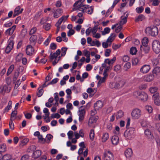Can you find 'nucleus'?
I'll return each mask as SVG.
<instances>
[{"instance_id": "9", "label": "nucleus", "mask_w": 160, "mask_h": 160, "mask_svg": "<svg viewBox=\"0 0 160 160\" xmlns=\"http://www.w3.org/2000/svg\"><path fill=\"white\" fill-rule=\"evenodd\" d=\"M8 45L6 48L5 52L6 53H9L13 48L14 42L9 39L8 42Z\"/></svg>"}, {"instance_id": "13", "label": "nucleus", "mask_w": 160, "mask_h": 160, "mask_svg": "<svg viewBox=\"0 0 160 160\" xmlns=\"http://www.w3.org/2000/svg\"><path fill=\"white\" fill-rule=\"evenodd\" d=\"M11 90L10 87L8 88L7 85H4L0 87V94L5 92H8Z\"/></svg>"}, {"instance_id": "52", "label": "nucleus", "mask_w": 160, "mask_h": 160, "mask_svg": "<svg viewBox=\"0 0 160 160\" xmlns=\"http://www.w3.org/2000/svg\"><path fill=\"white\" fill-rule=\"evenodd\" d=\"M106 79L104 78H101L99 80L98 83V86H100L102 83L105 82L106 81Z\"/></svg>"}, {"instance_id": "29", "label": "nucleus", "mask_w": 160, "mask_h": 160, "mask_svg": "<svg viewBox=\"0 0 160 160\" xmlns=\"http://www.w3.org/2000/svg\"><path fill=\"white\" fill-rule=\"evenodd\" d=\"M109 138V135L108 133L107 132L103 133L102 138V141L103 142H105Z\"/></svg>"}, {"instance_id": "4", "label": "nucleus", "mask_w": 160, "mask_h": 160, "mask_svg": "<svg viewBox=\"0 0 160 160\" xmlns=\"http://www.w3.org/2000/svg\"><path fill=\"white\" fill-rule=\"evenodd\" d=\"M142 112L141 110L138 108H135L133 110L131 113V115L133 119H137L141 116Z\"/></svg>"}, {"instance_id": "34", "label": "nucleus", "mask_w": 160, "mask_h": 160, "mask_svg": "<svg viewBox=\"0 0 160 160\" xmlns=\"http://www.w3.org/2000/svg\"><path fill=\"white\" fill-rule=\"evenodd\" d=\"M12 102L11 100L9 102L7 106L4 109L5 112H8L12 107Z\"/></svg>"}, {"instance_id": "2", "label": "nucleus", "mask_w": 160, "mask_h": 160, "mask_svg": "<svg viewBox=\"0 0 160 160\" xmlns=\"http://www.w3.org/2000/svg\"><path fill=\"white\" fill-rule=\"evenodd\" d=\"M146 33L150 34L152 36H156L158 35V29L156 27L147 28L145 30Z\"/></svg>"}, {"instance_id": "49", "label": "nucleus", "mask_w": 160, "mask_h": 160, "mask_svg": "<svg viewBox=\"0 0 160 160\" xmlns=\"http://www.w3.org/2000/svg\"><path fill=\"white\" fill-rule=\"evenodd\" d=\"M98 29V26L97 25H94V27L92 28H91V33L92 34H93L95 33H96Z\"/></svg>"}, {"instance_id": "25", "label": "nucleus", "mask_w": 160, "mask_h": 160, "mask_svg": "<svg viewBox=\"0 0 160 160\" xmlns=\"http://www.w3.org/2000/svg\"><path fill=\"white\" fill-rule=\"evenodd\" d=\"M126 16H122L120 18V20L119 22V24L122 26L125 24L127 22V18L128 16L126 15Z\"/></svg>"}, {"instance_id": "36", "label": "nucleus", "mask_w": 160, "mask_h": 160, "mask_svg": "<svg viewBox=\"0 0 160 160\" xmlns=\"http://www.w3.org/2000/svg\"><path fill=\"white\" fill-rule=\"evenodd\" d=\"M145 19V17L142 14L139 15L138 16L135 18L136 22L142 21Z\"/></svg>"}, {"instance_id": "41", "label": "nucleus", "mask_w": 160, "mask_h": 160, "mask_svg": "<svg viewBox=\"0 0 160 160\" xmlns=\"http://www.w3.org/2000/svg\"><path fill=\"white\" fill-rule=\"evenodd\" d=\"M14 68V65L13 64L11 65L8 68V71L7 73V76L9 75L12 71Z\"/></svg>"}, {"instance_id": "50", "label": "nucleus", "mask_w": 160, "mask_h": 160, "mask_svg": "<svg viewBox=\"0 0 160 160\" xmlns=\"http://www.w3.org/2000/svg\"><path fill=\"white\" fill-rule=\"evenodd\" d=\"M68 48L66 47H63L61 48V56L64 57L65 56Z\"/></svg>"}, {"instance_id": "48", "label": "nucleus", "mask_w": 160, "mask_h": 160, "mask_svg": "<svg viewBox=\"0 0 160 160\" xmlns=\"http://www.w3.org/2000/svg\"><path fill=\"white\" fill-rule=\"evenodd\" d=\"M144 10V8L142 6L138 7L136 9V12L138 13H142Z\"/></svg>"}, {"instance_id": "24", "label": "nucleus", "mask_w": 160, "mask_h": 160, "mask_svg": "<svg viewBox=\"0 0 160 160\" xmlns=\"http://www.w3.org/2000/svg\"><path fill=\"white\" fill-rule=\"evenodd\" d=\"M62 12V11L61 9H57L54 13L53 17L55 18H57L61 15Z\"/></svg>"}, {"instance_id": "15", "label": "nucleus", "mask_w": 160, "mask_h": 160, "mask_svg": "<svg viewBox=\"0 0 160 160\" xmlns=\"http://www.w3.org/2000/svg\"><path fill=\"white\" fill-rule=\"evenodd\" d=\"M153 98L155 104L157 105H160V97L158 93H157L153 95Z\"/></svg>"}, {"instance_id": "47", "label": "nucleus", "mask_w": 160, "mask_h": 160, "mask_svg": "<svg viewBox=\"0 0 160 160\" xmlns=\"http://www.w3.org/2000/svg\"><path fill=\"white\" fill-rule=\"evenodd\" d=\"M137 52V50L136 47H132L130 48V52L131 54L134 55L136 54Z\"/></svg>"}, {"instance_id": "31", "label": "nucleus", "mask_w": 160, "mask_h": 160, "mask_svg": "<svg viewBox=\"0 0 160 160\" xmlns=\"http://www.w3.org/2000/svg\"><path fill=\"white\" fill-rule=\"evenodd\" d=\"M20 7L18 6L15 8L13 15L14 17H15L21 13L20 12Z\"/></svg>"}, {"instance_id": "16", "label": "nucleus", "mask_w": 160, "mask_h": 160, "mask_svg": "<svg viewBox=\"0 0 160 160\" xmlns=\"http://www.w3.org/2000/svg\"><path fill=\"white\" fill-rule=\"evenodd\" d=\"M61 50L60 49L57 50L55 52L52 53L51 51V53L49 55V58L51 60H52L55 58H57L61 53Z\"/></svg>"}, {"instance_id": "57", "label": "nucleus", "mask_w": 160, "mask_h": 160, "mask_svg": "<svg viewBox=\"0 0 160 160\" xmlns=\"http://www.w3.org/2000/svg\"><path fill=\"white\" fill-rule=\"evenodd\" d=\"M22 54L19 53L16 57V61L17 62H20L22 58Z\"/></svg>"}, {"instance_id": "26", "label": "nucleus", "mask_w": 160, "mask_h": 160, "mask_svg": "<svg viewBox=\"0 0 160 160\" xmlns=\"http://www.w3.org/2000/svg\"><path fill=\"white\" fill-rule=\"evenodd\" d=\"M2 160H15L10 154H7L2 156Z\"/></svg>"}, {"instance_id": "44", "label": "nucleus", "mask_w": 160, "mask_h": 160, "mask_svg": "<svg viewBox=\"0 0 160 160\" xmlns=\"http://www.w3.org/2000/svg\"><path fill=\"white\" fill-rule=\"evenodd\" d=\"M160 72V67H157L154 68L153 71L152 73L155 74H158Z\"/></svg>"}, {"instance_id": "19", "label": "nucleus", "mask_w": 160, "mask_h": 160, "mask_svg": "<svg viewBox=\"0 0 160 160\" xmlns=\"http://www.w3.org/2000/svg\"><path fill=\"white\" fill-rule=\"evenodd\" d=\"M112 143L113 145L118 144L119 141V138L118 136L114 135L112 137L111 139Z\"/></svg>"}, {"instance_id": "51", "label": "nucleus", "mask_w": 160, "mask_h": 160, "mask_svg": "<svg viewBox=\"0 0 160 160\" xmlns=\"http://www.w3.org/2000/svg\"><path fill=\"white\" fill-rule=\"evenodd\" d=\"M152 64L153 66H156L158 65L159 63V60L157 58L152 59Z\"/></svg>"}, {"instance_id": "39", "label": "nucleus", "mask_w": 160, "mask_h": 160, "mask_svg": "<svg viewBox=\"0 0 160 160\" xmlns=\"http://www.w3.org/2000/svg\"><path fill=\"white\" fill-rule=\"evenodd\" d=\"M148 39L147 37L143 38L142 40V43L143 46H148Z\"/></svg>"}, {"instance_id": "3", "label": "nucleus", "mask_w": 160, "mask_h": 160, "mask_svg": "<svg viewBox=\"0 0 160 160\" xmlns=\"http://www.w3.org/2000/svg\"><path fill=\"white\" fill-rule=\"evenodd\" d=\"M134 128H130L127 129L124 133L125 138L128 139H131L134 137Z\"/></svg>"}, {"instance_id": "62", "label": "nucleus", "mask_w": 160, "mask_h": 160, "mask_svg": "<svg viewBox=\"0 0 160 160\" xmlns=\"http://www.w3.org/2000/svg\"><path fill=\"white\" fill-rule=\"evenodd\" d=\"M63 21L64 20H63L62 18V17H61L56 23L55 24L56 26H59Z\"/></svg>"}, {"instance_id": "61", "label": "nucleus", "mask_w": 160, "mask_h": 160, "mask_svg": "<svg viewBox=\"0 0 160 160\" xmlns=\"http://www.w3.org/2000/svg\"><path fill=\"white\" fill-rule=\"evenodd\" d=\"M50 41L51 37L50 36H49L48 37V38L46 39V40L45 41V42H44V44L46 46H47L48 45Z\"/></svg>"}, {"instance_id": "21", "label": "nucleus", "mask_w": 160, "mask_h": 160, "mask_svg": "<svg viewBox=\"0 0 160 160\" xmlns=\"http://www.w3.org/2000/svg\"><path fill=\"white\" fill-rule=\"evenodd\" d=\"M37 36L36 35H33L30 38V41L31 45L34 46L37 42Z\"/></svg>"}, {"instance_id": "6", "label": "nucleus", "mask_w": 160, "mask_h": 160, "mask_svg": "<svg viewBox=\"0 0 160 160\" xmlns=\"http://www.w3.org/2000/svg\"><path fill=\"white\" fill-rule=\"evenodd\" d=\"M85 106H82L80 108L78 112L79 116V121L82 122L84 119L85 114V111L84 108H82Z\"/></svg>"}, {"instance_id": "45", "label": "nucleus", "mask_w": 160, "mask_h": 160, "mask_svg": "<svg viewBox=\"0 0 160 160\" xmlns=\"http://www.w3.org/2000/svg\"><path fill=\"white\" fill-rule=\"evenodd\" d=\"M6 146L4 144H2L0 145V152H3L6 151Z\"/></svg>"}, {"instance_id": "55", "label": "nucleus", "mask_w": 160, "mask_h": 160, "mask_svg": "<svg viewBox=\"0 0 160 160\" xmlns=\"http://www.w3.org/2000/svg\"><path fill=\"white\" fill-rule=\"evenodd\" d=\"M61 57L62 56H59L58 57V56L57 58H54L55 60L52 62V64L53 65H55L61 59Z\"/></svg>"}, {"instance_id": "8", "label": "nucleus", "mask_w": 160, "mask_h": 160, "mask_svg": "<svg viewBox=\"0 0 160 160\" xmlns=\"http://www.w3.org/2000/svg\"><path fill=\"white\" fill-rule=\"evenodd\" d=\"M26 51L28 55L31 56L35 53L34 49L32 45H29L27 46Z\"/></svg>"}, {"instance_id": "38", "label": "nucleus", "mask_w": 160, "mask_h": 160, "mask_svg": "<svg viewBox=\"0 0 160 160\" xmlns=\"http://www.w3.org/2000/svg\"><path fill=\"white\" fill-rule=\"evenodd\" d=\"M123 116V112L121 110L118 112L116 115L117 119H118L122 117Z\"/></svg>"}, {"instance_id": "64", "label": "nucleus", "mask_w": 160, "mask_h": 160, "mask_svg": "<svg viewBox=\"0 0 160 160\" xmlns=\"http://www.w3.org/2000/svg\"><path fill=\"white\" fill-rule=\"evenodd\" d=\"M43 88H41L39 89L37 93V95L38 97H40L43 94Z\"/></svg>"}, {"instance_id": "30", "label": "nucleus", "mask_w": 160, "mask_h": 160, "mask_svg": "<svg viewBox=\"0 0 160 160\" xmlns=\"http://www.w3.org/2000/svg\"><path fill=\"white\" fill-rule=\"evenodd\" d=\"M96 92L95 89H93L91 88H88L87 90V92L90 94V96L91 97H92L95 93Z\"/></svg>"}, {"instance_id": "14", "label": "nucleus", "mask_w": 160, "mask_h": 160, "mask_svg": "<svg viewBox=\"0 0 160 160\" xmlns=\"http://www.w3.org/2000/svg\"><path fill=\"white\" fill-rule=\"evenodd\" d=\"M140 123L141 126L143 128H147L150 129H151L152 128L149 122L146 120H142L140 122Z\"/></svg>"}, {"instance_id": "54", "label": "nucleus", "mask_w": 160, "mask_h": 160, "mask_svg": "<svg viewBox=\"0 0 160 160\" xmlns=\"http://www.w3.org/2000/svg\"><path fill=\"white\" fill-rule=\"evenodd\" d=\"M17 114V111L15 110L12 111L11 114V119L12 120L15 119Z\"/></svg>"}, {"instance_id": "40", "label": "nucleus", "mask_w": 160, "mask_h": 160, "mask_svg": "<svg viewBox=\"0 0 160 160\" xmlns=\"http://www.w3.org/2000/svg\"><path fill=\"white\" fill-rule=\"evenodd\" d=\"M117 82H112L110 83L109 86L110 88H118V86Z\"/></svg>"}, {"instance_id": "17", "label": "nucleus", "mask_w": 160, "mask_h": 160, "mask_svg": "<svg viewBox=\"0 0 160 160\" xmlns=\"http://www.w3.org/2000/svg\"><path fill=\"white\" fill-rule=\"evenodd\" d=\"M94 108L98 110L103 106V102L101 101H98L94 104Z\"/></svg>"}, {"instance_id": "59", "label": "nucleus", "mask_w": 160, "mask_h": 160, "mask_svg": "<svg viewBox=\"0 0 160 160\" xmlns=\"http://www.w3.org/2000/svg\"><path fill=\"white\" fill-rule=\"evenodd\" d=\"M57 45L54 42L51 43L50 45V48L52 50H55L57 48Z\"/></svg>"}, {"instance_id": "32", "label": "nucleus", "mask_w": 160, "mask_h": 160, "mask_svg": "<svg viewBox=\"0 0 160 160\" xmlns=\"http://www.w3.org/2000/svg\"><path fill=\"white\" fill-rule=\"evenodd\" d=\"M115 37V35L113 34H112L108 38L107 40V42H108V43H109V45H111V42L114 39Z\"/></svg>"}, {"instance_id": "60", "label": "nucleus", "mask_w": 160, "mask_h": 160, "mask_svg": "<svg viewBox=\"0 0 160 160\" xmlns=\"http://www.w3.org/2000/svg\"><path fill=\"white\" fill-rule=\"evenodd\" d=\"M42 14V11H40L39 12H38L36 13L34 17V18L35 19H37L40 17V16Z\"/></svg>"}, {"instance_id": "46", "label": "nucleus", "mask_w": 160, "mask_h": 160, "mask_svg": "<svg viewBox=\"0 0 160 160\" xmlns=\"http://www.w3.org/2000/svg\"><path fill=\"white\" fill-rule=\"evenodd\" d=\"M117 83L118 88L122 87L124 85L125 82L124 80H121L119 82Z\"/></svg>"}, {"instance_id": "37", "label": "nucleus", "mask_w": 160, "mask_h": 160, "mask_svg": "<svg viewBox=\"0 0 160 160\" xmlns=\"http://www.w3.org/2000/svg\"><path fill=\"white\" fill-rule=\"evenodd\" d=\"M143 48L141 45L140 48V49L141 51H143L145 53H147L149 50V48L148 46H144Z\"/></svg>"}, {"instance_id": "63", "label": "nucleus", "mask_w": 160, "mask_h": 160, "mask_svg": "<svg viewBox=\"0 0 160 160\" xmlns=\"http://www.w3.org/2000/svg\"><path fill=\"white\" fill-rule=\"evenodd\" d=\"M157 88L156 87H151L150 88V91L151 93H154L157 92Z\"/></svg>"}, {"instance_id": "28", "label": "nucleus", "mask_w": 160, "mask_h": 160, "mask_svg": "<svg viewBox=\"0 0 160 160\" xmlns=\"http://www.w3.org/2000/svg\"><path fill=\"white\" fill-rule=\"evenodd\" d=\"M41 154V152L40 150H37L33 152L32 157L34 158H37Z\"/></svg>"}, {"instance_id": "35", "label": "nucleus", "mask_w": 160, "mask_h": 160, "mask_svg": "<svg viewBox=\"0 0 160 160\" xmlns=\"http://www.w3.org/2000/svg\"><path fill=\"white\" fill-rule=\"evenodd\" d=\"M110 31V29L109 27H106L105 28L103 31L101 32L102 34V35H105L106 34L109 33Z\"/></svg>"}, {"instance_id": "33", "label": "nucleus", "mask_w": 160, "mask_h": 160, "mask_svg": "<svg viewBox=\"0 0 160 160\" xmlns=\"http://www.w3.org/2000/svg\"><path fill=\"white\" fill-rule=\"evenodd\" d=\"M93 10V6H88L85 12H87L89 14H91Z\"/></svg>"}, {"instance_id": "5", "label": "nucleus", "mask_w": 160, "mask_h": 160, "mask_svg": "<svg viewBox=\"0 0 160 160\" xmlns=\"http://www.w3.org/2000/svg\"><path fill=\"white\" fill-rule=\"evenodd\" d=\"M102 158L103 160H114L113 155L110 151H106L104 152Z\"/></svg>"}, {"instance_id": "23", "label": "nucleus", "mask_w": 160, "mask_h": 160, "mask_svg": "<svg viewBox=\"0 0 160 160\" xmlns=\"http://www.w3.org/2000/svg\"><path fill=\"white\" fill-rule=\"evenodd\" d=\"M16 28V26L14 25L11 28H10L7 29L6 31V33L7 34L9 35H12L13 32L14 30Z\"/></svg>"}, {"instance_id": "43", "label": "nucleus", "mask_w": 160, "mask_h": 160, "mask_svg": "<svg viewBox=\"0 0 160 160\" xmlns=\"http://www.w3.org/2000/svg\"><path fill=\"white\" fill-rule=\"evenodd\" d=\"M95 136V133L94 130L92 129L90 130L89 133V137L90 139L93 140Z\"/></svg>"}, {"instance_id": "53", "label": "nucleus", "mask_w": 160, "mask_h": 160, "mask_svg": "<svg viewBox=\"0 0 160 160\" xmlns=\"http://www.w3.org/2000/svg\"><path fill=\"white\" fill-rule=\"evenodd\" d=\"M66 92L67 94V98H71V94L72 93V91L70 89H67L66 90Z\"/></svg>"}, {"instance_id": "12", "label": "nucleus", "mask_w": 160, "mask_h": 160, "mask_svg": "<svg viewBox=\"0 0 160 160\" xmlns=\"http://www.w3.org/2000/svg\"><path fill=\"white\" fill-rule=\"evenodd\" d=\"M98 119V116H92L88 120V124L89 127L93 126L94 123H95Z\"/></svg>"}, {"instance_id": "58", "label": "nucleus", "mask_w": 160, "mask_h": 160, "mask_svg": "<svg viewBox=\"0 0 160 160\" xmlns=\"http://www.w3.org/2000/svg\"><path fill=\"white\" fill-rule=\"evenodd\" d=\"M74 132L72 131H69L67 133V135L68 137V138L69 139H71L73 137V135Z\"/></svg>"}, {"instance_id": "56", "label": "nucleus", "mask_w": 160, "mask_h": 160, "mask_svg": "<svg viewBox=\"0 0 160 160\" xmlns=\"http://www.w3.org/2000/svg\"><path fill=\"white\" fill-rule=\"evenodd\" d=\"M131 67V63L129 62L126 63L124 65V68L125 70L127 71Z\"/></svg>"}, {"instance_id": "42", "label": "nucleus", "mask_w": 160, "mask_h": 160, "mask_svg": "<svg viewBox=\"0 0 160 160\" xmlns=\"http://www.w3.org/2000/svg\"><path fill=\"white\" fill-rule=\"evenodd\" d=\"M38 142L41 143H44L46 142V140L43 138L42 135H40L38 137Z\"/></svg>"}, {"instance_id": "7", "label": "nucleus", "mask_w": 160, "mask_h": 160, "mask_svg": "<svg viewBox=\"0 0 160 160\" xmlns=\"http://www.w3.org/2000/svg\"><path fill=\"white\" fill-rule=\"evenodd\" d=\"M152 48L153 51L156 53L160 52V43L157 40L154 41L152 42Z\"/></svg>"}, {"instance_id": "27", "label": "nucleus", "mask_w": 160, "mask_h": 160, "mask_svg": "<svg viewBox=\"0 0 160 160\" xmlns=\"http://www.w3.org/2000/svg\"><path fill=\"white\" fill-rule=\"evenodd\" d=\"M152 129H150L149 128L147 129L144 132L145 135L147 136L148 137L150 138H152L153 136V135L152 134L151 132L150 131V130Z\"/></svg>"}, {"instance_id": "10", "label": "nucleus", "mask_w": 160, "mask_h": 160, "mask_svg": "<svg viewBox=\"0 0 160 160\" xmlns=\"http://www.w3.org/2000/svg\"><path fill=\"white\" fill-rule=\"evenodd\" d=\"M151 67L149 65H144L141 68L140 71L143 74L148 72L150 69Z\"/></svg>"}, {"instance_id": "18", "label": "nucleus", "mask_w": 160, "mask_h": 160, "mask_svg": "<svg viewBox=\"0 0 160 160\" xmlns=\"http://www.w3.org/2000/svg\"><path fill=\"white\" fill-rule=\"evenodd\" d=\"M124 153L126 158H130L132 155V151L131 148H128L126 150Z\"/></svg>"}, {"instance_id": "20", "label": "nucleus", "mask_w": 160, "mask_h": 160, "mask_svg": "<svg viewBox=\"0 0 160 160\" xmlns=\"http://www.w3.org/2000/svg\"><path fill=\"white\" fill-rule=\"evenodd\" d=\"M148 96L147 94L144 92H141L140 96H139L138 99L141 100L143 101H146L148 99Z\"/></svg>"}, {"instance_id": "1", "label": "nucleus", "mask_w": 160, "mask_h": 160, "mask_svg": "<svg viewBox=\"0 0 160 160\" xmlns=\"http://www.w3.org/2000/svg\"><path fill=\"white\" fill-rule=\"evenodd\" d=\"M82 1H77L73 5L75 8L77 10L84 12L88 7V5H85L83 3V2Z\"/></svg>"}, {"instance_id": "11", "label": "nucleus", "mask_w": 160, "mask_h": 160, "mask_svg": "<svg viewBox=\"0 0 160 160\" xmlns=\"http://www.w3.org/2000/svg\"><path fill=\"white\" fill-rule=\"evenodd\" d=\"M143 80L147 82H150L152 81L154 78V76L152 74H149L142 77Z\"/></svg>"}, {"instance_id": "22", "label": "nucleus", "mask_w": 160, "mask_h": 160, "mask_svg": "<svg viewBox=\"0 0 160 160\" xmlns=\"http://www.w3.org/2000/svg\"><path fill=\"white\" fill-rule=\"evenodd\" d=\"M116 60V57H114L112 59L110 60L108 58L105 59V62L107 63L109 66H111L114 62Z\"/></svg>"}]
</instances>
